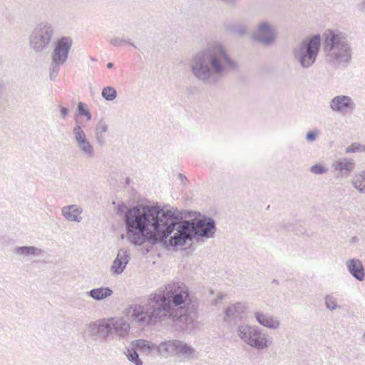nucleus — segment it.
<instances>
[{"label": "nucleus", "mask_w": 365, "mask_h": 365, "mask_svg": "<svg viewBox=\"0 0 365 365\" xmlns=\"http://www.w3.org/2000/svg\"><path fill=\"white\" fill-rule=\"evenodd\" d=\"M188 297V288L183 284L173 282L166 285L164 291L150 294L145 305L130 306L126 313L142 325H154L166 319L192 324V318L179 315L175 309L180 307L182 309L181 305L185 304Z\"/></svg>", "instance_id": "nucleus-1"}, {"label": "nucleus", "mask_w": 365, "mask_h": 365, "mask_svg": "<svg viewBox=\"0 0 365 365\" xmlns=\"http://www.w3.org/2000/svg\"><path fill=\"white\" fill-rule=\"evenodd\" d=\"M189 67L197 81L215 86L230 71L237 69V63L222 43L211 41L192 56Z\"/></svg>", "instance_id": "nucleus-2"}, {"label": "nucleus", "mask_w": 365, "mask_h": 365, "mask_svg": "<svg viewBox=\"0 0 365 365\" xmlns=\"http://www.w3.org/2000/svg\"><path fill=\"white\" fill-rule=\"evenodd\" d=\"M166 210L158 205H138L127 209L124 215L128 238L130 243L141 246L145 242L151 244L150 236L160 227Z\"/></svg>", "instance_id": "nucleus-3"}, {"label": "nucleus", "mask_w": 365, "mask_h": 365, "mask_svg": "<svg viewBox=\"0 0 365 365\" xmlns=\"http://www.w3.org/2000/svg\"><path fill=\"white\" fill-rule=\"evenodd\" d=\"M324 51L326 61L334 66L348 64L352 51L348 35L338 30H327L324 33Z\"/></svg>", "instance_id": "nucleus-4"}, {"label": "nucleus", "mask_w": 365, "mask_h": 365, "mask_svg": "<svg viewBox=\"0 0 365 365\" xmlns=\"http://www.w3.org/2000/svg\"><path fill=\"white\" fill-rule=\"evenodd\" d=\"M182 219L181 213L177 210L167 209L160 227H157V232L150 236L151 245H160L167 250H175L179 246H185L187 241L180 232L177 231L170 236L173 232L176 230V225Z\"/></svg>", "instance_id": "nucleus-5"}, {"label": "nucleus", "mask_w": 365, "mask_h": 365, "mask_svg": "<svg viewBox=\"0 0 365 365\" xmlns=\"http://www.w3.org/2000/svg\"><path fill=\"white\" fill-rule=\"evenodd\" d=\"M321 47V38L319 34L304 38L292 50L295 61L303 68H310L317 60Z\"/></svg>", "instance_id": "nucleus-6"}, {"label": "nucleus", "mask_w": 365, "mask_h": 365, "mask_svg": "<svg viewBox=\"0 0 365 365\" xmlns=\"http://www.w3.org/2000/svg\"><path fill=\"white\" fill-rule=\"evenodd\" d=\"M236 334L242 342L257 351H262L272 344L268 334L257 325L246 323L239 324L236 328Z\"/></svg>", "instance_id": "nucleus-7"}, {"label": "nucleus", "mask_w": 365, "mask_h": 365, "mask_svg": "<svg viewBox=\"0 0 365 365\" xmlns=\"http://www.w3.org/2000/svg\"><path fill=\"white\" fill-rule=\"evenodd\" d=\"M73 40L69 36H63L58 39L51 53V63L49 67V78L54 81L58 75L60 66L68 60Z\"/></svg>", "instance_id": "nucleus-8"}, {"label": "nucleus", "mask_w": 365, "mask_h": 365, "mask_svg": "<svg viewBox=\"0 0 365 365\" xmlns=\"http://www.w3.org/2000/svg\"><path fill=\"white\" fill-rule=\"evenodd\" d=\"M53 34L54 29L50 24L41 23L38 24L33 29L29 36L31 48L36 53L44 52L48 48Z\"/></svg>", "instance_id": "nucleus-9"}, {"label": "nucleus", "mask_w": 365, "mask_h": 365, "mask_svg": "<svg viewBox=\"0 0 365 365\" xmlns=\"http://www.w3.org/2000/svg\"><path fill=\"white\" fill-rule=\"evenodd\" d=\"M110 335V326L106 319H101L85 325L83 337L85 341H106Z\"/></svg>", "instance_id": "nucleus-10"}, {"label": "nucleus", "mask_w": 365, "mask_h": 365, "mask_svg": "<svg viewBox=\"0 0 365 365\" xmlns=\"http://www.w3.org/2000/svg\"><path fill=\"white\" fill-rule=\"evenodd\" d=\"M173 356L183 357L186 360H195L199 358V352L191 345L178 339L165 341V352Z\"/></svg>", "instance_id": "nucleus-11"}, {"label": "nucleus", "mask_w": 365, "mask_h": 365, "mask_svg": "<svg viewBox=\"0 0 365 365\" xmlns=\"http://www.w3.org/2000/svg\"><path fill=\"white\" fill-rule=\"evenodd\" d=\"M252 40L264 46L273 45L277 39V32L269 21H260L252 33Z\"/></svg>", "instance_id": "nucleus-12"}, {"label": "nucleus", "mask_w": 365, "mask_h": 365, "mask_svg": "<svg viewBox=\"0 0 365 365\" xmlns=\"http://www.w3.org/2000/svg\"><path fill=\"white\" fill-rule=\"evenodd\" d=\"M73 135L76 147L88 159L93 158L95 150L93 145L88 140L86 135L80 125L77 124L73 128Z\"/></svg>", "instance_id": "nucleus-13"}, {"label": "nucleus", "mask_w": 365, "mask_h": 365, "mask_svg": "<svg viewBox=\"0 0 365 365\" xmlns=\"http://www.w3.org/2000/svg\"><path fill=\"white\" fill-rule=\"evenodd\" d=\"M332 111L341 114L351 113L356 108L354 100L349 96L339 95L334 97L329 102Z\"/></svg>", "instance_id": "nucleus-14"}, {"label": "nucleus", "mask_w": 365, "mask_h": 365, "mask_svg": "<svg viewBox=\"0 0 365 365\" xmlns=\"http://www.w3.org/2000/svg\"><path fill=\"white\" fill-rule=\"evenodd\" d=\"M195 228L197 238H212L214 237L217 230L214 219L205 215L197 220L195 219Z\"/></svg>", "instance_id": "nucleus-15"}, {"label": "nucleus", "mask_w": 365, "mask_h": 365, "mask_svg": "<svg viewBox=\"0 0 365 365\" xmlns=\"http://www.w3.org/2000/svg\"><path fill=\"white\" fill-rule=\"evenodd\" d=\"M246 307L237 302L227 307L224 312L223 321L229 324H236L238 320H241L245 316Z\"/></svg>", "instance_id": "nucleus-16"}, {"label": "nucleus", "mask_w": 365, "mask_h": 365, "mask_svg": "<svg viewBox=\"0 0 365 365\" xmlns=\"http://www.w3.org/2000/svg\"><path fill=\"white\" fill-rule=\"evenodd\" d=\"M130 259L129 249L122 248L118 250L117 256L110 267V271L115 274L123 273Z\"/></svg>", "instance_id": "nucleus-17"}, {"label": "nucleus", "mask_w": 365, "mask_h": 365, "mask_svg": "<svg viewBox=\"0 0 365 365\" xmlns=\"http://www.w3.org/2000/svg\"><path fill=\"white\" fill-rule=\"evenodd\" d=\"M176 231L180 232L186 241H192L194 238H197V230L195 228V219L185 220L180 221L176 225Z\"/></svg>", "instance_id": "nucleus-18"}, {"label": "nucleus", "mask_w": 365, "mask_h": 365, "mask_svg": "<svg viewBox=\"0 0 365 365\" xmlns=\"http://www.w3.org/2000/svg\"><path fill=\"white\" fill-rule=\"evenodd\" d=\"M132 345L133 347L147 354L153 351L158 354H164L165 352V341L161 342L159 345H156L145 339H138L133 341Z\"/></svg>", "instance_id": "nucleus-19"}, {"label": "nucleus", "mask_w": 365, "mask_h": 365, "mask_svg": "<svg viewBox=\"0 0 365 365\" xmlns=\"http://www.w3.org/2000/svg\"><path fill=\"white\" fill-rule=\"evenodd\" d=\"M107 320L110 326V334L113 329L120 337H124L128 334L130 324L123 318H110Z\"/></svg>", "instance_id": "nucleus-20"}, {"label": "nucleus", "mask_w": 365, "mask_h": 365, "mask_svg": "<svg viewBox=\"0 0 365 365\" xmlns=\"http://www.w3.org/2000/svg\"><path fill=\"white\" fill-rule=\"evenodd\" d=\"M254 315L256 321L264 327L277 329L279 327V321L272 314L262 312H255Z\"/></svg>", "instance_id": "nucleus-21"}, {"label": "nucleus", "mask_w": 365, "mask_h": 365, "mask_svg": "<svg viewBox=\"0 0 365 365\" xmlns=\"http://www.w3.org/2000/svg\"><path fill=\"white\" fill-rule=\"evenodd\" d=\"M346 266L351 275L359 281H363L365 272L363 264L359 259H350L346 262Z\"/></svg>", "instance_id": "nucleus-22"}, {"label": "nucleus", "mask_w": 365, "mask_h": 365, "mask_svg": "<svg viewBox=\"0 0 365 365\" xmlns=\"http://www.w3.org/2000/svg\"><path fill=\"white\" fill-rule=\"evenodd\" d=\"M332 167L341 177L348 176L354 170V161L346 158H340L333 163Z\"/></svg>", "instance_id": "nucleus-23"}, {"label": "nucleus", "mask_w": 365, "mask_h": 365, "mask_svg": "<svg viewBox=\"0 0 365 365\" xmlns=\"http://www.w3.org/2000/svg\"><path fill=\"white\" fill-rule=\"evenodd\" d=\"M83 210L76 205L64 206L61 209L62 215L69 221L80 222L82 220L81 214Z\"/></svg>", "instance_id": "nucleus-24"}, {"label": "nucleus", "mask_w": 365, "mask_h": 365, "mask_svg": "<svg viewBox=\"0 0 365 365\" xmlns=\"http://www.w3.org/2000/svg\"><path fill=\"white\" fill-rule=\"evenodd\" d=\"M14 252L24 258H29L43 255L44 250L35 246H21L15 247Z\"/></svg>", "instance_id": "nucleus-25"}, {"label": "nucleus", "mask_w": 365, "mask_h": 365, "mask_svg": "<svg viewBox=\"0 0 365 365\" xmlns=\"http://www.w3.org/2000/svg\"><path fill=\"white\" fill-rule=\"evenodd\" d=\"M113 290L108 287H101L87 292L86 294L96 301L103 300L113 294Z\"/></svg>", "instance_id": "nucleus-26"}, {"label": "nucleus", "mask_w": 365, "mask_h": 365, "mask_svg": "<svg viewBox=\"0 0 365 365\" xmlns=\"http://www.w3.org/2000/svg\"><path fill=\"white\" fill-rule=\"evenodd\" d=\"M225 29L232 34L242 36L247 34L248 29L245 24L229 23L225 25Z\"/></svg>", "instance_id": "nucleus-27"}, {"label": "nucleus", "mask_w": 365, "mask_h": 365, "mask_svg": "<svg viewBox=\"0 0 365 365\" xmlns=\"http://www.w3.org/2000/svg\"><path fill=\"white\" fill-rule=\"evenodd\" d=\"M351 182L359 192L365 193V170L356 175Z\"/></svg>", "instance_id": "nucleus-28"}, {"label": "nucleus", "mask_w": 365, "mask_h": 365, "mask_svg": "<svg viewBox=\"0 0 365 365\" xmlns=\"http://www.w3.org/2000/svg\"><path fill=\"white\" fill-rule=\"evenodd\" d=\"M124 354L126 356L128 360L133 364L143 365V361L139 357V354L135 349V347L126 348L125 350L124 351Z\"/></svg>", "instance_id": "nucleus-29"}, {"label": "nucleus", "mask_w": 365, "mask_h": 365, "mask_svg": "<svg viewBox=\"0 0 365 365\" xmlns=\"http://www.w3.org/2000/svg\"><path fill=\"white\" fill-rule=\"evenodd\" d=\"M102 97L108 101H113L117 97V91L112 86H106L101 92Z\"/></svg>", "instance_id": "nucleus-30"}, {"label": "nucleus", "mask_w": 365, "mask_h": 365, "mask_svg": "<svg viewBox=\"0 0 365 365\" xmlns=\"http://www.w3.org/2000/svg\"><path fill=\"white\" fill-rule=\"evenodd\" d=\"M325 305L326 307L331 311L335 310L336 309L340 307V306L337 304L336 299L330 294H328L325 297Z\"/></svg>", "instance_id": "nucleus-31"}, {"label": "nucleus", "mask_w": 365, "mask_h": 365, "mask_svg": "<svg viewBox=\"0 0 365 365\" xmlns=\"http://www.w3.org/2000/svg\"><path fill=\"white\" fill-rule=\"evenodd\" d=\"M365 151V145L360 143H354L346 148L345 152L346 153H362Z\"/></svg>", "instance_id": "nucleus-32"}, {"label": "nucleus", "mask_w": 365, "mask_h": 365, "mask_svg": "<svg viewBox=\"0 0 365 365\" xmlns=\"http://www.w3.org/2000/svg\"><path fill=\"white\" fill-rule=\"evenodd\" d=\"M310 171L316 175H322L327 173L328 168L320 164H315L310 168Z\"/></svg>", "instance_id": "nucleus-33"}, {"label": "nucleus", "mask_w": 365, "mask_h": 365, "mask_svg": "<svg viewBox=\"0 0 365 365\" xmlns=\"http://www.w3.org/2000/svg\"><path fill=\"white\" fill-rule=\"evenodd\" d=\"M108 125L103 119L100 120L96 127L95 132L104 134L108 131Z\"/></svg>", "instance_id": "nucleus-34"}, {"label": "nucleus", "mask_w": 365, "mask_h": 365, "mask_svg": "<svg viewBox=\"0 0 365 365\" xmlns=\"http://www.w3.org/2000/svg\"><path fill=\"white\" fill-rule=\"evenodd\" d=\"M110 42L114 46H120L122 45L123 43H130L131 46L135 47L134 43L130 42L129 39H124V38H120L118 37L112 38L110 39Z\"/></svg>", "instance_id": "nucleus-35"}, {"label": "nucleus", "mask_w": 365, "mask_h": 365, "mask_svg": "<svg viewBox=\"0 0 365 365\" xmlns=\"http://www.w3.org/2000/svg\"><path fill=\"white\" fill-rule=\"evenodd\" d=\"M88 110H89V109L86 103L83 102H79L78 103L77 112L79 115L83 116Z\"/></svg>", "instance_id": "nucleus-36"}, {"label": "nucleus", "mask_w": 365, "mask_h": 365, "mask_svg": "<svg viewBox=\"0 0 365 365\" xmlns=\"http://www.w3.org/2000/svg\"><path fill=\"white\" fill-rule=\"evenodd\" d=\"M319 130H315L313 131H309L306 135V140L308 142H313L316 140L317 135L319 134Z\"/></svg>", "instance_id": "nucleus-37"}, {"label": "nucleus", "mask_w": 365, "mask_h": 365, "mask_svg": "<svg viewBox=\"0 0 365 365\" xmlns=\"http://www.w3.org/2000/svg\"><path fill=\"white\" fill-rule=\"evenodd\" d=\"M95 138L97 143L101 146H103L106 143V139L103 133H98L95 132Z\"/></svg>", "instance_id": "nucleus-38"}, {"label": "nucleus", "mask_w": 365, "mask_h": 365, "mask_svg": "<svg viewBox=\"0 0 365 365\" xmlns=\"http://www.w3.org/2000/svg\"><path fill=\"white\" fill-rule=\"evenodd\" d=\"M61 109V116L62 118H66L67 115L68 114L69 110L66 107L60 106Z\"/></svg>", "instance_id": "nucleus-39"}, {"label": "nucleus", "mask_w": 365, "mask_h": 365, "mask_svg": "<svg viewBox=\"0 0 365 365\" xmlns=\"http://www.w3.org/2000/svg\"><path fill=\"white\" fill-rule=\"evenodd\" d=\"M358 9L361 12L365 13V0H364L360 4H358Z\"/></svg>", "instance_id": "nucleus-40"}, {"label": "nucleus", "mask_w": 365, "mask_h": 365, "mask_svg": "<svg viewBox=\"0 0 365 365\" xmlns=\"http://www.w3.org/2000/svg\"><path fill=\"white\" fill-rule=\"evenodd\" d=\"M4 91V84L3 80L0 78V98H1Z\"/></svg>", "instance_id": "nucleus-41"}, {"label": "nucleus", "mask_w": 365, "mask_h": 365, "mask_svg": "<svg viewBox=\"0 0 365 365\" xmlns=\"http://www.w3.org/2000/svg\"><path fill=\"white\" fill-rule=\"evenodd\" d=\"M126 206L125 205H120L118 207V213H122L123 212H124V210L126 209Z\"/></svg>", "instance_id": "nucleus-42"}, {"label": "nucleus", "mask_w": 365, "mask_h": 365, "mask_svg": "<svg viewBox=\"0 0 365 365\" xmlns=\"http://www.w3.org/2000/svg\"><path fill=\"white\" fill-rule=\"evenodd\" d=\"M86 118L87 120H90L92 118L91 113L89 110L83 115Z\"/></svg>", "instance_id": "nucleus-43"}, {"label": "nucleus", "mask_w": 365, "mask_h": 365, "mask_svg": "<svg viewBox=\"0 0 365 365\" xmlns=\"http://www.w3.org/2000/svg\"><path fill=\"white\" fill-rule=\"evenodd\" d=\"M224 297H225V295H224V294H217V298H216V299L220 302V301H221V300H222V299H223Z\"/></svg>", "instance_id": "nucleus-44"}, {"label": "nucleus", "mask_w": 365, "mask_h": 365, "mask_svg": "<svg viewBox=\"0 0 365 365\" xmlns=\"http://www.w3.org/2000/svg\"><path fill=\"white\" fill-rule=\"evenodd\" d=\"M113 67V63L111 62H109L107 63V68H112Z\"/></svg>", "instance_id": "nucleus-45"}, {"label": "nucleus", "mask_w": 365, "mask_h": 365, "mask_svg": "<svg viewBox=\"0 0 365 365\" xmlns=\"http://www.w3.org/2000/svg\"><path fill=\"white\" fill-rule=\"evenodd\" d=\"M178 176H179V178H180L182 180H187L186 177H185V176H184L182 174H179V175H178Z\"/></svg>", "instance_id": "nucleus-46"}, {"label": "nucleus", "mask_w": 365, "mask_h": 365, "mask_svg": "<svg viewBox=\"0 0 365 365\" xmlns=\"http://www.w3.org/2000/svg\"><path fill=\"white\" fill-rule=\"evenodd\" d=\"M218 302H219V301L216 299L215 300H214V301L212 302V304L216 305V304L218 303Z\"/></svg>", "instance_id": "nucleus-47"}, {"label": "nucleus", "mask_w": 365, "mask_h": 365, "mask_svg": "<svg viewBox=\"0 0 365 365\" xmlns=\"http://www.w3.org/2000/svg\"><path fill=\"white\" fill-rule=\"evenodd\" d=\"M273 282H274V283H278V282H277V281L276 279H274V280H273Z\"/></svg>", "instance_id": "nucleus-48"}, {"label": "nucleus", "mask_w": 365, "mask_h": 365, "mask_svg": "<svg viewBox=\"0 0 365 365\" xmlns=\"http://www.w3.org/2000/svg\"><path fill=\"white\" fill-rule=\"evenodd\" d=\"M91 59L92 61H95L94 58H93V57H91Z\"/></svg>", "instance_id": "nucleus-49"}]
</instances>
